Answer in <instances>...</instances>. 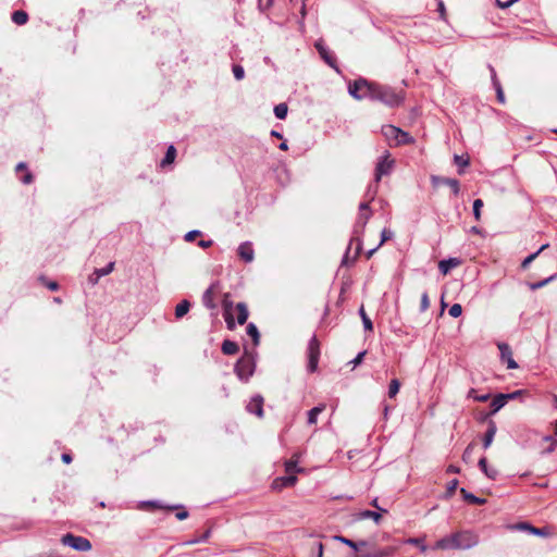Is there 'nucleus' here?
Returning <instances> with one entry per match:
<instances>
[{"instance_id":"f257e3e1","label":"nucleus","mask_w":557,"mask_h":557,"mask_svg":"<svg viewBox=\"0 0 557 557\" xmlns=\"http://www.w3.org/2000/svg\"><path fill=\"white\" fill-rule=\"evenodd\" d=\"M479 535L471 530H463L446 535L436 541L434 548L442 550L470 549L479 544Z\"/></svg>"},{"instance_id":"f03ea898","label":"nucleus","mask_w":557,"mask_h":557,"mask_svg":"<svg viewBox=\"0 0 557 557\" xmlns=\"http://www.w3.org/2000/svg\"><path fill=\"white\" fill-rule=\"evenodd\" d=\"M377 83L359 77L348 83V94L356 100L374 101Z\"/></svg>"},{"instance_id":"7ed1b4c3","label":"nucleus","mask_w":557,"mask_h":557,"mask_svg":"<svg viewBox=\"0 0 557 557\" xmlns=\"http://www.w3.org/2000/svg\"><path fill=\"white\" fill-rule=\"evenodd\" d=\"M256 359L257 352L255 348L251 350L245 348L244 355L236 361L234 372L242 382L247 383L253 375L257 363Z\"/></svg>"},{"instance_id":"20e7f679","label":"nucleus","mask_w":557,"mask_h":557,"mask_svg":"<svg viewBox=\"0 0 557 557\" xmlns=\"http://www.w3.org/2000/svg\"><path fill=\"white\" fill-rule=\"evenodd\" d=\"M374 101H379L389 108H397L403 103L404 97L396 92L394 88L377 83Z\"/></svg>"},{"instance_id":"39448f33","label":"nucleus","mask_w":557,"mask_h":557,"mask_svg":"<svg viewBox=\"0 0 557 557\" xmlns=\"http://www.w3.org/2000/svg\"><path fill=\"white\" fill-rule=\"evenodd\" d=\"M371 215H372V211H367L366 213H358V218L355 222L352 237H351V242L357 240V249H356V255L351 262H354L356 260L357 256L359 255V252L362 248V242H361L360 237L363 234L366 225H367L368 221L370 220Z\"/></svg>"},{"instance_id":"423d86ee","label":"nucleus","mask_w":557,"mask_h":557,"mask_svg":"<svg viewBox=\"0 0 557 557\" xmlns=\"http://www.w3.org/2000/svg\"><path fill=\"white\" fill-rule=\"evenodd\" d=\"M61 543L77 552H88L92 547L91 542L88 539L70 532L62 535Z\"/></svg>"},{"instance_id":"0eeeda50","label":"nucleus","mask_w":557,"mask_h":557,"mask_svg":"<svg viewBox=\"0 0 557 557\" xmlns=\"http://www.w3.org/2000/svg\"><path fill=\"white\" fill-rule=\"evenodd\" d=\"M308 364L307 369L310 373L315 372L320 359V343L315 335H313L308 343L307 347Z\"/></svg>"},{"instance_id":"6e6552de","label":"nucleus","mask_w":557,"mask_h":557,"mask_svg":"<svg viewBox=\"0 0 557 557\" xmlns=\"http://www.w3.org/2000/svg\"><path fill=\"white\" fill-rule=\"evenodd\" d=\"M383 134L387 138H394L398 145H406L413 141V138L409 135V133L404 132L403 129L394 125L384 126Z\"/></svg>"},{"instance_id":"1a4fd4ad","label":"nucleus","mask_w":557,"mask_h":557,"mask_svg":"<svg viewBox=\"0 0 557 557\" xmlns=\"http://www.w3.org/2000/svg\"><path fill=\"white\" fill-rule=\"evenodd\" d=\"M393 165L394 160H391L388 151H385V153L379 158V161L375 165V182L379 183L383 175H388L393 169Z\"/></svg>"},{"instance_id":"9d476101","label":"nucleus","mask_w":557,"mask_h":557,"mask_svg":"<svg viewBox=\"0 0 557 557\" xmlns=\"http://www.w3.org/2000/svg\"><path fill=\"white\" fill-rule=\"evenodd\" d=\"M431 182L434 186L445 185L449 187L455 196H458L460 193V183L456 178L432 175Z\"/></svg>"},{"instance_id":"9b49d317","label":"nucleus","mask_w":557,"mask_h":557,"mask_svg":"<svg viewBox=\"0 0 557 557\" xmlns=\"http://www.w3.org/2000/svg\"><path fill=\"white\" fill-rule=\"evenodd\" d=\"M497 347L499 349L500 360L503 362H506L507 368L510 370L517 369L519 366L512 358V351L510 346L507 343L502 342L497 344Z\"/></svg>"},{"instance_id":"f8f14e48","label":"nucleus","mask_w":557,"mask_h":557,"mask_svg":"<svg viewBox=\"0 0 557 557\" xmlns=\"http://www.w3.org/2000/svg\"><path fill=\"white\" fill-rule=\"evenodd\" d=\"M511 529L518 530V531H525L532 535L543 536V537L548 536L550 534V531L548 528H546V527L535 528L532 524H530L529 522H519L517 524H513L511 527Z\"/></svg>"},{"instance_id":"ddd939ff","label":"nucleus","mask_w":557,"mask_h":557,"mask_svg":"<svg viewBox=\"0 0 557 557\" xmlns=\"http://www.w3.org/2000/svg\"><path fill=\"white\" fill-rule=\"evenodd\" d=\"M249 413L256 414L258 418L263 417V397L259 394L252 396L246 406Z\"/></svg>"},{"instance_id":"4468645a","label":"nucleus","mask_w":557,"mask_h":557,"mask_svg":"<svg viewBox=\"0 0 557 557\" xmlns=\"http://www.w3.org/2000/svg\"><path fill=\"white\" fill-rule=\"evenodd\" d=\"M314 47L318 50L320 57L325 61V63L329 64L331 67L335 69L336 71H338L335 57L323 45V42L319 40L314 44Z\"/></svg>"},{"instance_id":"2eb2a0df","label":"nucleus","mask_w":557,"mask_h":557,"mask_svg":"<svg viewBox=\"0 0 557 557\" xmlns=\"http://www.w3.org/2000/svg\"><path fill=\"white\" fill-rule=\"evenodd\" d=\"M237 253L246 263H250L255 259V250L251 242H244L237 248Z\"/></svg>"},{"instance_id":"dca6fc26","label":"nucleus","mask_w":557,"mask_h":557,"mask_svg":"<svg viewBox=\"0 0 557 557\" xmlns=\"http://www.w3.org/2000/svg\"><path fill=\"white\" fill-rule=\"evenodd\" d=\"M496 432H497V425H496L495 421L492 419L487 420V429H486V431L484 433V437H483V448L484 449H487L492 445Z\"/></svg>"},{"instance_id":"f3484780","label":"nucleus","mask_w":557,"mask_h":557,"mask_svg":"<svg viewBox=\"0 0 557 557\" xmlns=\"http://www.w3.org/2000/svg\"><path fill=\"white\" fill-rule=\"evenodd\" d=\"M461 263L459 258L450 257L448 259H443L438 262V269L442 274L446 275L454 268H457Z\"/></svg>"},{"instance_id":"a211bd4d","label":"nucleus","mask_w":557,"mask_h":557,"mask_svg":"<svg viewBox=\"0 0 557 557\" xmlns=\"http://www.w3.org/2000/svg\"><path fill=\"white\" fill-rule=\"evenodd\" d=\"M506 405H507V401L504 397V394L503 393L497 394L491 401V404H490L491 410L484 419H486L488 416H493V414L497 413Z\"/></svg>"},{"instance_id":"6ab92c4d","label":"nucleus","mask_w":557,"mask_h":557,"mask_svg":"<svg viewBox=\"0 0 557 557\" xmlns=\"http://www.w3.org/2000/svg\"><path fill=\"white\" fill-rule=\"evenodd\" d=\"M357 519L358 520L372 519L375 524H379L382 520V513L379 511L366 509V510H361L357 515Z\"/></svg>"},{"instance_id":"aec40b11","label":"nucleus","mask_w":557,"mask_h":557,"mask_svg":"<svg viewBox=\"0 0 557 557\" xmlns=\"http://www.w3.org/2000/svg\"><path fill=\"white\" fill-rule=\"evenodd\" d=\"M479 468L481 471L491 480H495L498 475V472L494 468H488L487 460L485 457L480 458Z\"/></svg>"},{"instance_id":"412c9836","label":"nucleus","mask_w":557,"mask_h":557,"mask_svg":"<svg viewBox=\"0 0 557 557\" xmlns=\"http://www.w3.org/2000/svg\"><path fill=\"white\" fill-rule=\"evenodd\" d=\"M460 494L462 495V498L469 504L483 505L486 503L485 498L475 496L474 494L468 492L465 487L460 488Z\"/></svg>"},{"instance_id":"4be33fe9","label":"nucleus","mask_w":557,"mask_h":557,"mask_svg":"<svg viewBox=\"0 0 557 557\" xmlns=\"http://www.w3.org/2000/svg\"><path fill=\"white\" fill-rule=\"evenodd\" d=\"M221 350L224 355L231 356L238 352L239 347L238 344L231 339H225L222 343Z\"/></svg>"},{"instance_id":"5701e85b","label":"nucleus","mask_w":557,"mask_h":557,"mask_svg":"<svg viewBox=\"0 0 557 557\" xmlns=\"http://www.w3.org/2000/svg\"><path fill=\"white\" fill-rule=\"evenodd\" d=\"M211 533H212V529L208 528L202 534L185 541L184 545H196V544H200V543H206L210 539Z\"/></svg>"},{"instance_id":"b1692460","label":"nucleus","mask_w":557,"mask_h":557,"mask_svg":"<svg viewBox=\"0 0 557 557\" xmlns=\"http://www.w3.org/2000/svg\"><path fill=\"white\" fill-rule=\"evenodd\" d=\"M176 157V149L173 145H170L166 149V152L163 157V159L160 162L161 168H165L166 165H170L174 162Z\"/></svg>"},{"instance_id":"393cba45","label":"nucleus","mask_w":557,"mask_h":557,"mask_svg":"<svg viewBox=\"0 0 557 557\" xmlns=\"http://www.w3.org/2000/svg\"><path fill=\"white\" fill-rule=\"evenodd\" d=\"M190 307H191L190 301L187 300V299H183L175 307V318L176 319H182L185 314L188 313Z\"/></svg>"},{"instance_id":"a878e982","label":"nucleus","mask_w":557,"mask_h":557,"mask_svg":"<svg viewBox=\"0 0 557 557\" xmlns=\"http://www.w3.org/2000/svg\"><path fill=\"white\" fill-rule=\"evenodd\" d=\"M297 482V478L294 474L287 473L285 476L277 478L274 484L280 487H290Z\"/></svg>"},{"instance_id":"bb28decb","label":"nucleus","mask_w":557,"mask_h":557,"mask_svg":"<svg viewBox=\"0 0 557 557\" xmlns=\"http://www.w3.org/2000/svg\"><path fill=\"white\" fill-rule=\"evenodd\" d=\"M246 333L251 337L253 346L257 347L260 344V333L257 325L252 322L247 324Z\"/></svg>"},{"instance_id":"cd10ccee","label":"nucleus","mask_w":557,"mask_h":557,"mask_svg":"<svg viewBox=\"0 0 557 557\" xmlns=\"http://www.w3.org/2000/svg\"><path fill=\"white\" fill-rule=\"evenodd\" d=\"M236 309H237V322H238V324L246 323L247 319H248V315H249V312H248L246 304L238 302L236 305Z\"/></svg>"},{"instance_id":"c85d7f7f","label":"nucleus","mask_w":557,"mask_h":557,"mask_svg":"<svg viewBox=\"0 0 557 557\" xmlns=\"http://www.w3.org/2000/svg\"><path fill=\"white\" fill-rule=\"evenodd\" d=\"M213 286L211 285L209 288L206 289V292L202 295V304L208 309H215L216 305L213 300V293H212Z\"/></svg>"},{"instance_id":"c756f323","label":"nucleus","mask_w":557,"mask_h":557,"mask_svg":"<svg viewBox=\"0 0 557 557\" xmlns=\"http://www.w3.org/2000/svg\"><path fill=\"white\" fill-rule=\"evenodd\" d=\"M11 20L16 25H24L28 21V14L23 10H16L12 13Z\"/></svg>"},{"instance_id":"7c9ffc66","label":"nucleus","mask_w":557,"mask_h":557,"mask_svg":"<svg viewBox=\"0 0 557 557\" xmlns=\"http://www.w3.org/2000/svg\"><path fill=\"white\" fill-rule=\"evenodd\" d=\"M385 555L386 553L384 550L369 546L366 552H360V554L355 555V557H382Z\"/></svg>"},{"instance_id":"2f4dec72","label":"nucleus","mask_w":557,"mask_h":557,"mask_svg":"<svg viewBox=\"0 0 557 557\" xmlns=\"http://www.w3.org/2000/svg\"><path fill=\"white\" fill-rule=\"evenodd\" d=\"M325 409L324 405H319L313 408H311L308 411V423L309 424H315L318 420V416Z\"/></svg>"},{"instance_id":"473e14b6","label":"nucleus","mask_w":557,"mask_h":557,"mask_svg":"<svg viewBox=\"0 0 557 557\" xmlns=\"http://www.w3.org/2000/svg\"><path fill=\"white\" fill-rule=\"evenodd\" d=\"M454 162L458 166V174H462L463 169L469 165L470 159L468 156L455 154Z\"/></svg>"},{"instance_id":"72a5a7b5","label":"nucleus","mask_w":557,"mask_h":557,"mask_svg":"<svg viewBox=\"0 0 557 557\" xmlns=\"http://www.w3.org/2000/svg\"><path fill=\"white\" fill-rule=\"evenodd\" d=\"M358 313L362 320V324H363V327L366 331H370L372 332L373 331V323L371 321V319L368 317V314L366 313V310H364V307L361 306L358 310Z\"/></svg>"},{"instance_id":"f704fd0d","label":"nucleus","mask_w":557,"mask_h":557,"mask_svg":"<svg viewBox=\"0 0 557 557\" xmlns=\"http://www.w3.org/2000/svg\"><path fill=\"white\" fill-rule=\"evenodd\" d=\"M225 311H224V319L226 322V326L230 331H233L235 329V321L234 318L228 310V307H231V304H228L226 300H224Z\"/></svg>"},{"instance_id":"c9c22d12","label":"nucleus","mask_w":557,"mask_h":557,"mask_svg":"<svg viewBox=\"0 0 557 557\" xmlns=\"http://www.w3.org/2000/svg\"><path fill=\"white\" fill-rule=\"evenodd\" d=\"M288 113V107L286 103L282 102L274 107V115L278 120H285Z\"/></svg>"},{"instance_id":"e433bc0d","label":"nucleus","mask_w":557,"mask_h":557,"mask_svg":"<svg viewBox=\"0 0 557 557\" xmlns=\"http://www.w3.org/2000/svg\"><path fill=\"white\" fill-rule=\"evenodd\" d=\"M549 245L548 244H544L542 245L535 252L529 255L527 258H524V260L522 261L521 263V267L523 269L528 268V265L543 251L545 250Z\"/></svg>"},{"instance_id":"4c0bfd02","label":"nucleus","mask_w":557,"mask_h":557,"mask_svg":"<svg viewBox=\"0 0 557 557\" xmlns=\"http://www.w3.org/2000/svg\"><path fill=\"white\" fill-rule=\"evenodd\" d=\"M143 506H151V507H154V508H159V509H169V510H174L176 508H181L182 505H171V506H164L163 504H161L160 502L158 500H147V502H143L141 503Z\"/></svg>"},{"instance_id":"58836bf2","label":"nucleus","mask_w":557,"mask_h":557,"mask_svg":"<svg viewBox=\"0 0 557 557\" xmlns=\"http://www.w3.org/2000/svg\"><path fill=\"white\" fill-rule=\"evenodd\" d=\"M458 483L459 482L457 479L450 480L447 484V488H446V492L444 493L443 498H445V499L451 498V496L454 495V493L458 486Z\"/></svg>"},{"instance_id":"ea45409f","label":"nucleus","mask_w":557,"mask_h":557,"mask_svg":"<svg viewBox=\"0 0 557 557\" xmlns=\"http://www.w3.org/2000/svg\"><path fill=\"white\" fill-rule=\"evenodd\" d=\"M114 269V262H109L106 267L100 269L94 270V275H97L98 277L106 276L110 274Z\"/></svg>"},{"instance_id":"a19ab883","label":"nucleus","mask_w":557,"mask_h":557,"mask_svg":"<svg viewBox=\"0 0 557 557\" xmlns=\"http://www.w3.org/2000/svg\"><path fill=\"white\" fill-rule=\"evenodd\" d=\"M399 388H400L399 380L393 379L388 386V392H387L388 397L394 398L398 394Z\"/></svg>"},{"instance_id":"79ce46f5","label":"nucleus","mask_w":557,"mask_h":557,"mask_svg":"<svg viewBox=\"0 0 557 557\" xmlns=\"http://www.w3.org/2000/svg\"><path fill=\"white\" fill-rule=\"evenodd\" d=\"M484 203H483V200L482 199H475L473 201V206H472V212H473V216L476 221H480L481 219V209L483 208Z\"/></svg>"},{"instance_id":"37998d69","label":"nucleus","mask_w":557,"mask_h":557,"mask_svg":"<svg viewBox=\"0 0 557 557\" xmlns=\"http://www.w3.org/2000/svg\"><path fill=\"white\" fill-rule=\"evenodd\" d=\"M285 471L286 473L293 474L294 472H301L302 469L297 466L296 460H287L285 462Z\"/></svg>"},{"instance_id":"c03bdc74","label":"nucleus","mask_w":557,"mask_h":557,"mask_svg":"<svg viewBox=\"0 0 557 557\" xmlns=\"http://www.w3.org/2000/svg\"><path fill=\"white\" fill-rule=\"evenodd\" d=\"M557 276V274H554V275H550L549 277L547 278H544L542 281H539V282H535V283H531L529 286L532 290H536L539 288H542L544 287L546 284H548L549 282H552L555 277Z\"/></svg>"},{"instance_id":"a18cd8bd","label":"nucleus","mask_w":557,"mask_h":557,"mask_svg":"<svg viewBox=\"0 0 557 557\" xmlns=\"http://www.w3.org/2000/svg\"><path fill=\"white\" fill-rule=\"evenodd\" d=\"M377 193V183L374 181L373 184H370L366 191V197L369 198V201H372L375 198Z\"/></svg>"},{"instance_id":"49530a36","label":"nucleus","mask_w":557,"mask_h":557,"mask_svg":"<svg viewBox=\"0 0 557 557\" xmlns=\"http://www.w3.org/2000/svg\"><path fill=\"white\" fill-rule=\"evenodd\" d=\"M334 540L337 541V542H341V543H343L345 545H347L352 550H354V548H356V541H352V540H350L348 537H345L343 535H335Z\"/></svg>"},{"instance_id":"de8ad7c7","label":"nucleus","mask_w":557,"mask_h":557,"mask_svg":"<svg viewBox=\"0 0 557 557\" xmlns=\"http://www.w3.org/2000/svg\"><path fill=\"white\" fill-rule=\"evenodd\" d=\"M232 71H233L234 77L237 81H242L245 77V70L242 65L234 64Z\"/></svg>"},{"instance_id":"09e8293b","label":"nucleus","mask_w":557,"mask_h":557,"mask_svg":"<svg viewBox=\"0 0 557 557\" xmlns=\"http://www.w3.org/2000/svg\"><path fill=\"white\" fill-rule=\"evenodd\" d=\"M461 313H462V307H461V305H459V304H454V305L449 308V310H448V314H449L450 317H453V318H458V317H460V315H461Z\"/></svg>"},{"instance_id":"8fccbe9b","label":"nucleus","mask_w":557,"mask_h":557,"mask_svg":"<svg viewBox=\"0 0 557 557\" xmlns=\"http://www.w3.org/2000/svg\"><path fill=\"white\" fill-rule=\"evenodd\" d=\"M429 307H430L429 295L426 292H423L421 295L420 311L424 312L429 309Z\"/></svg>"},{"instance_id":"3c124183","label":"nucleus","mask_w":557,"mask_h":557,"mask_svg":"<svg viewBox=\"0 0 557 557\" xmlns=\"http://www.w3.org/2000/svg\"><path fill=\"white\" fill-rule=\"evenodd\" d=\"M370 546V543L368 541H359V542H356V548H354V552L357 554H360V552H366V549H368Z\"/></svg>"},{"instance_id":"603ef678","label":"nucleus","mask_w":557,"mask_h":557,"mask_svg":"<svg viewBox=\"0 0 557 557\" xmlns=\"http://www.w3.org/2000/svg\"><path fill=\"white\" fill-rule=\"evenodd\" d=\"M394 233L391 230L383 228L381 232V240L379 246H382L385 242L389 240L393 237Z\"/></svg>"},{"instance_id":"864d4df0","label":"nucleus","mask_w":557,"mask_h":557,"mask_svg":"<svg viewBox=\"0 0 557 557\" xmlns=\"http://www.w3.org/2000/svg\"><path fill=\"white\" fill-rule=\"evenodd\" d=\"M544 440H545V441H549V442H550V445H549L546 449H544V450H543V454H552V453L555 450L556 446H557V441H556V440H554V438H553L552 436H549V435H548V436H545V437H544Z\"/></svg>"},{"instance_id":"5fc2aeb1","label":"nucleus","mask_w":557,"mask_h":557,"mask_svg":"<svg viewBox=\"0 0 557 557\" xmlns=\"http://www.w3.org/2000/svg\"><path fill=\"white\" fill-rule=\"evenodd\" d=\"M488 70H490V73H491V79H492V85L493 87H497V86H500V82L497 77V74H496V71L494 69L493 65L488 64Z\"/></svg>"},{"instance_id":"6e6d98bb","label":"nucleus","mask_w":557,"mask_h":557,"mask_svg":"<svg viewBox=\"0 0 557 557\" xmlns=\"http://www.w3.org/2000/svg\"><path fill=\"white\" fill-rule=\"evenodd\" d=\"M488 70H490V73H491V79H492V85L493 87H497V86H500V82L497 77V74H496V71L494 69L493 65L488 64Z\"/></svg>"},{"instance_id":"4d7b16f0","label":"nucleus","mask_w":557,"mask_h":557,"mask_svg":"<svg viewBox=\"0 0 557 557\" xmlns=\"http://www.w3.org/2000/svg\"><path fill=\"white\" fill-rule=\"evenodd\" d=\"M200 235H201V232L199 230H193V231L187 232L184 235V239L186 242H193L197 236H200Z\"/></svg>"},{"instance_id":"13d9d810","label":"nucleus","mask_w":557,"mask_h":557,"mask_svg":"<svg viewBox=\"0 0 557 557\" xmlns=\"http://www.w3.org/2000/svg\"><path fill=\"white\" fill-rule=\"evenodd\" d=\"M306 1L307 0H302L301 1V8H300V15H301V18L300 21L298 22L299 23V26L302 28L305 27V17L307 15V9H306Z\"/></svg>"},{"instance_id":"bf43d9fd","label":"nucleus","mask_w":557,"mask_h":557,"mask_svg":"<svg viewBox=\"0 0 557 557\" xmlns=\"http://www.w3.org/2000/svg\"><path fill=\"white\" fill-rule=\"evenodd\" d=\"M20 181L25 185H29L33 183L34 176L29 171H26V173L20 177Z\"/></svg>"},{"instance_id":"052dcab7","label":"nucleus","mask_w":557,"mask_h":557,"mask_svg":"<svg viewBox=\"0 0 557 557\" xmlns=\"http://www.w3.org/2000/svg\"><path fill=\"white\" fill-rule=\"evenodd\" d=\"M494 89L496 91V97H497L498 102L504 104L505 103V95H504V90H503L502 85L497 86V87H494Z\"/></svg>"},{"instance_id":"680f3d73","label":"nucleus","mask_w":557,"mask_h":557,"mask_svg":"<svg viewBox=\"0 0 557 557\" xmlns=\"http://www.w3.org/2000/svg\"><path fill=\"white\" fill-rule=\"evenodd\" d=\"M366 354H367V351H366V350L358 352V354H357V356H356V357H355L350 362H351L355 367H356V366H359V364L362 362V360H363V358H364Z\"/></svg>"},{"instance_id":"e2e57ef3","label":"nucleus","mask_w":557,"mask_h":557,"mask_svg":"<svg viewBox=\"0 0 557 557\" xmlns=\"http://www.w3.org/2000/svg\"><path fill=\"white\" fill-rule=\"evenodd\" d=\"M180 509L182 510L177 511L175 517L177 520L183 521L189 517V512L185 510L183 506Z\"/></svg>"},{"instance_id":"0e129e2a","label":"nucleus","mask_w":557,"mask_h":557,"mask_svg":"<svg viewBox=\"0 0 557 557\" xmlns=\"http://www.w3.org/2000/svg\"><path fill=\"white\" fill-rule=\"evenodd\" d=\"M521 394H522V391L519 389V391L504 394V397H505L506 401L508 403L509 400L518 398Z\"/></svg>"},{"instance_id":"69168bd1","label":"nucleus","mask_w":557,"mask_h":557,"mask_svg":"<svg viewBox=\"0 0 557 557\" xmlns=\"http://www.w3.org/2000/svg\"><path fill=\"white\" fill-rule=\"evenodd\" d=\"M472 450H473V444H469L462 454L463 461H468L471 458Z\"/></svg>"},{"instance_id":"338daca9","label":"nucleus","mask_w":557,"mask_h":557,"mask_svg":"<svg viewBox=\"0 0 557 557\" xmlns=\"http://www.w3.org/2000/svg\"><path fill=\"white\" fill-rule=\"evenodd\" d=\"M273 0H258V7L260 11H264L272 4Z\"/></svg>"},{"instance_id":"774afa93","label":"nucleus","mask_w":557,"mask_h":557,"mask_svg":"<svg viewBox=\"0 0 557 557\" xmlns=\"http://www.w3.org/2000/svg\"><path fill=\"white\" fill-rule=\"evenodd\" d=\"M312 549L317 552V557H323V544L321 542L314 543Z\"/></svg>"}]
</instances>
